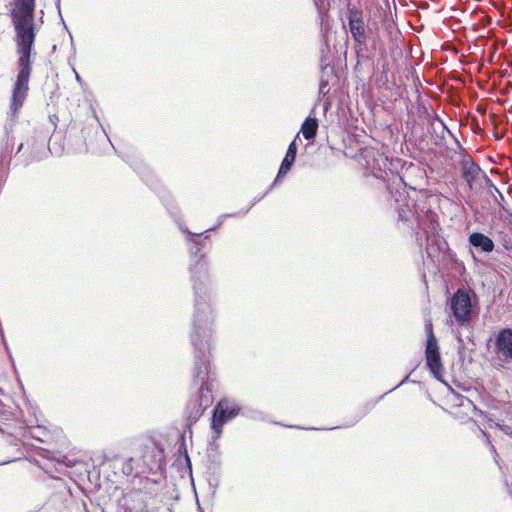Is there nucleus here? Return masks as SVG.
I'll list each match as a JSON object with an SVG mask.
<instances>
[{"instance_id":"9","label":"nucleus","mask_w":512,"mask_h":512,"mask_svg":"<svg viewBox=\"0 0 512 512\" xmlns=\"http://www.w3.org/2000/svg\"><path fill=\"white\" fill-rule=\"evenodd\" d=\"M145 498V493L141 490L124 492L121 489V496L118 497L117 512H147Z\"/></svg>"},{"instance_id":"2","label":"nucleus","mask_w":512,"mask_h":512,"mask_svg":"<svg viewBox=\"0 0 512 512\" xmlns=\"http://www.w3.org/2000/svg\"><path fill=\"white\" fill-rule=\"evenodd\" d=\"M15 7L9 16L14 28L16 44V76L13 80L9 103L8 131L16 122L29 92V81L36 56L35 42L40 26L35 21L36 0H14Z\"/></svg>"},{"instance_id":"14","label":"nucleus","mask_w":512,"mask_h":512,"mask_svg":"<svg viewBox=\"0 0 512 512\" xmlns=\"http://www.w3.org/2000/svg\"><path fill=\"white\" fill-rule=\"evenodd\" d=\"M400 198L395 199V210L398 214V219L403 222H408L414 214V203L407 199V196L400 193Z\"/></svg>"},{"instance_id":"38","label":"nucleus","mask_w":512,"mask_h":512,"mask_svg":"<svg viewBox=\"0 0 512 512\" xmlns=\"http://www.w3.org/2000/svg\"><path fill=\"white\" fill-rule=\"evenodd\" d=\"M223 217H224V215H220V216H219V218H218V225H220V224H221V222H222L221 220H222V218H223Z\"/></svg>"},{"instance_id":"11","label":"nucleus","mask_w":512,"mask_h":512,"mask_svg":"<svg viewBox=\"0 0 512 512\" xmlns=\"http://www.w3.org/2000/svg\"><path fill=\"white\" fill-rule=\"evenodd\" d=\"M494 353L504 363L512 361V328H501L495 335Z\"/></svg>"},{"instance_id":"29","label":"nucleus","mask_w":512,"mask_h":512,"mask_svg":"<svg viewBox=\"0 0 512 512\" xmlns=\"http://www.w3.org/2000/svg\"><path fill=\"white\" fill-rule=\"evenodd\" d=\"M268 191L265 192V194L263 196H261L260 198H255L251 203L250 205L241 212V215H245L249 210L250 208L257 202L259 201L260 199H262L266 194H267Z\"/></svg>"},{"instance_id":"3","label":"nucleus","mask_w":512,"mask_h":512,"mask_svg":"<svg viewBox=\"0 0 512 512\" xmlns=\"http://www.w3.org/2000/svg\"><path fill=\"white\" fill-rule=\"evenodd\" d=\"M161 200L187 242L190 253L189 271L194 293V309L199 310L203 307H209L207 301L210 300L211 279L206 261V250L209 248V235L207 233L214 230L215 227L207 228L201 232H192L183 222L176 201L171 196L162 197Z\"/></svg>"},{"instance_id":"15","label":"nucleus","mask_w":512,"mask_h":512,"mask_svg":"<svg viewBox=\"0 0 512 512\" xmlns=\"http://www.w3.org/2000/svg\"><path fill=\"white\" fill-rule=\"evenodd\" d=\"M468 242L472 247L484 253H490L495 248L493 240L481 232L471 233Z\"/></svg>"},{"instance_id":"26","label":"nucleus","mask_w":512,"mask_h":512,"mask_svg":"<svg viewBox=\"0 0 512 512\" xmlns=\"http://www.w3.org/2000/svg\"><path fill=\"white\" fill-rule=\"evenodd\" d=\"M485 178H486V181L490 184V186L494 189V191L498 194V196H495V201L502 207V202L504 201V196L503 194L500 192V190L492 183V181L490 180V178L488 176L485 175Z\"/></svg>"},{"instance_id":"28","label":"nucleus","mask_w":512,"mask_h":512,"mask_svg":"<svg viewBox=\"0 0 512 512\" xmlns=\"http://www.w3.org/2000/svg\"><path fill=\"white\" fill-rule=\"evenodd\" d=\"M55 6H56V9H57V11H58V15H59V17H60V21H61V23L63 24L64 28H65L66 30H68L67 25H66V23H65V21H64V19H63V17H62V14H61L60 0H55Z\"/></svg>"},{"instance_id":"16","label":"nucleus","mask_w":512,"mask_h":512,"mask_svg":"<svg viewBox=\"0 0 512 512\" xmlns=\"http://www.w3.org/2000/svg\"><path fill=\"white\" fill-rule=\"evenodd\" d=\"M100 486V470L91 464L85 474L83 485H80L79 487L89 491L91 495L92 493H95V491L100 490Z\"/></svg>"},{"instance_id":"31","label":"nucleus","mask_w":512,"mask_h":512,"mask_svg":"<svg viewBox=\"0 0 512 512\" xmlns=\"http://www.w3.org/2000/svg\"><path fill=\"white\" fill-rule=\"evenodd\" d=\"M9 420L8 414L6 412H2L0 415V423L5 424V421Z\"/></svg>"},{"instance_id":"36","label":"nucleus","mask_w":512,"mask_h":512,"mask_svg":"<svg viewBox=\"0 0 512 512\" xmlns=\"http://www.w3.org/2000/svg\"><path fill=\"white\" fill-rule=\"evenodd\" d=\"M328 85L327 82H324V81H321V84H320V91L322 92L323 89Z\"/></svg>"},{"instance_id":"4","label":"nucleus","mask_w":512,"mask_h":512,"mask_svg":"<svg viewBox=\"0 0 512 512\" xmlns=\"http://www.w3.org/2000/svg\"><path fill=\"white\" fill-rule=\"evenodd\" d=\"M451 313L459 326L456 331V339L459 348H464L463 334L467 332L465 338L473 343L474 332L471 324L472 320L479 314V300L474 291L465 288H459L450 299Z\"/></svg>"},{"instance_id":"7","label":"nucleus","mask_w":512,"mask_h":512,"mask_svg":"<svg viewBox=\"0 0 512 512\" xmlns=\"http://www.w3.org/2000/svg\"><path fill=\"white\" fill-rule=\"evenodd\" d=\"M425 331L427 334L426 340V348H425V358L426 365L433 376L442 381V376L444 372V368L441 361V356L439 352V346L437 339L433 333V326L431 321H428L425 324Z\"/></svg>"},{"instance_id":"13","label":"nucleus","mask_w":512,"mask_h":512,"mask_svg":"<svg viewBox=\"0 0 512 512\" xmlns=\"http://www.w3.org/2000/svg\"><path fill=\"white\" fill-rule=\"evenodd\" d=\"M461 173L464 181L469 185L478 179L482 172L480 166L469 155H464L460 161Z\"/></svg>"},{"instance_id":"5","label":"nucleus","mask_w":512,"mask_h":512,"mask_svg":"<svg viewBox=\"0 0 512 512\" xmlns=\"http://www.w3.org/2000/svg\"><path fill=\"white\" fill-rule=\"evenodd\" d=\"M211 437L207 445V456L210 462H220V445L218 439L221 437L224 428V397L220 398L212 410L210 421Z\"/></svg>"},{"instance_id":"34","label":"nucleus","mask_w":512,"mask_h":512,"mask_svg":"<svg viewBox=\"0 0 512 512\" xmlns=\"http://www.w3.org/2000/svg\"><path fill=\"white\" fill-rule=\"evenodd\" d=\"M74 72H75V79H76V81L81 84L82 83L81 76L75 70H74Z\"/></svg>"},{"instance_id":"37","label":"nucleus","mask_w":512,"mask_h":512,"mask_svg":"<svg viewBox=\"0 0 512 512\" xmlns=\"http://www.w3.org/2000/svg\"><path fill=\"white\" fill-rule=\"evenodd\" d=\"M40 14H41V16H40V18H39V22L42 24V23H43V17H44V11H43V10H41V11H40Z\"/></svg>"},{"instance_id":"10","label":"nucleus","mask_w":512,"mask_h":512,"mask_svg":"<svg viewBox=\"0 0 512 512\" xmlns=\"http://www.w3.org/2000/svg\"><path fill=\"white\" fill-rule=\"evenodd\" d=\"M141 459L144 466L150 471L164 469L166 466V455L163 445L156 441L145 445Z\"/></svg>"},{"instance_id":"32","label":"nucleus","mask_w":512,"mask_h":512,"mask_svg":"<svg viewBox=\"0 0 512 512\" xmlns=\"http://www.w3.org/2000/svg\"><path fill=\"white\" fill-rule=\"evenodd\" d=\"M130 165L137 173H140V166L142 165L141 163L135 162V164L131 163Z\"/></svg>"},{"instance_id":"25","label":"nucleus","mask_w":512,"mask_h":512,"mask_svg":"<svg viewBox=\"0 0 512 512\" xmlns=\"http://www.w3.org/2000/svg\"><path fill=\"white\" fill-rule=\"evenodd\" d=\"M299 138V134L296 135V137L293 139V141L289 144L287 152L285 155L288 157H292L296 159L297 155V139Z\"/></svg>"},{"instance_id":"17","label":"nucleus","mask_w":512,"mask_h":512,"mask_svg":"<svg viewBox=\"0 0 512 512\" xmlns=\"http://www.w3.org/2000/svg\"><path fill=\"white\" fill-rule=\"evenodd\" d=\"M447 246L445 239L439 235L432 234L427 236L426 252L430 258H434L436 254L445 250Z\"/></svg>"},{"instance_id":"33","label":"nucleus","mask_w":512,"mask_h":512,"mask_svg":"<svg viewBox=\"0 0 512 512\" xmlns=\"http://www.w3.org/2000/svg\"><path fill=\"white\" fill-rule=\"evenodd\" d=\"M408 379H409V375H407V376H406V377H405V378H404V379H403V380H402V381H401V382H400L396 387H394L393 389H391V390H390V392H391V391H393V390H395L396 388L400 387V386H401L402 384H404L405 382H407V381H408Z\"/></svg>"},{"instance_id":"23","label":"nucleus","mask_w":512,"mask_h":512,"mask_svg":"<svg viewBox=\"0 0 512 512\" xmlns=\"http://www.w3.org/2000/svg\"><path fill=\"white\" fill-rule=\"evenodd\" d=\"M243 415H245L248 418H251L253 420H259V421H265L266 416L263 412L254 410V409H246L242 412Z\"/></svg>"},{"instance_id":"40","label":"nucleus","mask_w":512,"mask_h":512,"mask_svg":"<svg viewBox=\"0 0 512 512\" xmlns=\"http://www.w3.org/2000/svg\"><path fill=\"white\" fill-rule=\"evenodd\" d=\"M379 157H380V160H382V161L385 160L382 155H379Z\"/></svg>"},{"instance_id":"21","label":"nucleus","mask_w":512,"mask_h":512,"mask_svg":"<svg viewBox=\"0 0 512 512\" xmlns=\"http://www.w3.org/2000/svg\"><path fill=\"white\" fill-rule=\"evenodd\" d=\"M138 461L135 460L134 458H128V459H125L123 462H122V468H121V471L124 475H127V476H130V475H133L135 473V475L141 473L142 471H138L137 470V466H138Z\"/></svg>"},{"instance_id":"12","label":"nucleus","mask_w":512,"mask_h":512,"mask_svg":"<svg viewBox=\"0 0 512 512\" xmlns=\"http://www.w3.org/2000/svg\"><path fill=\"white\" fill-rule=\"evenodd\" d=\"M59 465H63L67 471V475L78 485H83L85 474L90 464L81 460L68 459L63 457L62 461H58Z\"/></svg>"},{"instance_id":"18","label":"nucleus","mask_w":512,"mask_h":512,"mask_svg":"<svg viewBox=\"0 0 512 512\" xmlns=\"http://www.w3.org/2000/svg\"><path fill=\"white\" fill-rule=\"evenodd\" d=\"M432 131L436 134V137L441 141L445 140L446 134L450 135L459 144L458 140L454 137L453 133L448 129L443 120L435 114L430 122Z\"/></svg>"},{"instance_id":"6","label":"nucleus","mask_w":512,"mask_h":512,"mask_svg":"<svg viewBox=\"0 0 512 512\" xmlns=\"http://www.w3.org/2000/svg\"><path fill=\"white\" fill-rule=\"evenodd\" d=\"M121 496L119 486L110 485L105 493L100 490L88 496L89 503L84 502L85 512H117L118 497Z\"/></svg>"},{"instance_id":"20","label":"nucleus","mask_w":512,"mask_h":512,"mask_svg":"<svg viewBox=\"0 0 512 512\" xmlns=\"http://www.w3.org/2000/svg\"><path fill=\"white\" fill-rule=\"evenodd\" d=\"M294 162H295V158L288 157L287 155H285V157L283 158V160L281 162L278 174H277L274 182L272 183V185L269 187V190L274 185H276L281 180V178L284 177L290 171V169L293 166Z\"/></svg>"},{"instance_id":"35","label":"nucleus","mask_w":512,"mask_h":512,"mask_svg":"<svg viewBox=\"0 0 512 512\" xmlns=\"http://www.w3.org/2000/svg\"><path fill=\"white\" fill-rule=\"evenodd\" d=\"M23 147H24V144H23V143H20V144H19V146H18V148H17V151H16L15 156H17V155L22 151Z\"/></svg>"},{"instance_id":"19","label":"nucleus","mask_w":512,"mask_h":512,"mask_svg":"<svg viewBox=\"0 0 512 512\" xmlns=\"http://www.w3.org/2000/svg\"><path fill=\"white\" fill-rule=\"evenodd\" d=\"M318 130V120L315 117L308 116L301 125L300 132L308 141H313Z\"/></svg>"},{"instance_id":"27","label":"nucleus","mask_w":512,"mask_h":512,"mask_svg":"<svg viewBox=\"0 0 512 512\" xmlns=\"http://www.w3.org/2000/svg\"><path fill=\"white\" fill-rule=\"evenodd\" d=\"M367 409H364L360 414H358L353 421L349 422L348 424H346L345 426L346 427H350V426H353L354 424H356L366 413H367Z\"/></svg>"},{"instance_id":"1","label":"nucleus","mask_w":512,"mask_h":512,"mask_svg":"<svg viewBox=\"0 0 512 512\" xmlns=\"http://www.w3.org/2000/svg\"><path fill=\"white\" fill-rule=\"evenodd\" d=\"M213 321L209 307L194 310L190 340L194 351L193 382L191 398L186 404L185 432L192 436V426L200 419L205 410L213 403L210 376V340ZM184 435L179 437L177 462H185L184 473L192 475V462L188 455Z\"/></svg>"},{"instance_id":"24","label":"nucleus","mask_w":512,"mask_h":512,"mask_svg":"<svg viewBox=\"0 0 512 512\" xmlns=\"http://www.w3.org/2000/svg\"><path fill=\"white\" fill-rule=\"evenodd\" d=\"M362 155L364 157V159L366 160V163L367 165L371 168V169H374L375 168V165L374 164H370V159H373L374 161L376 160L375 156H376V152L373 150V149H364L363 152H362Z\"/></svg>"},{"instance_id":"8","label":"nucleus","mask_w":512,"mask_h":512,"mask_svg":"<svg viewBox=\"0 0 512 512\" xmlns=\"http://www.w3.org/2000/svg\"><path fill=\"white\" fill-rule=\"evenodd\" d=\"M347 22L349 32L355 42V47L358 50H362L368 47V34L370 29L368 28L362 10L357 7H349L347 10Z\"/></svg>"},{"instance_id":"30","label":"nucleus","mask_w":512,"mask_h":512,"mask_svg":"<svg viewBox=\"0 0 512 512\" xmlns=\"http://www.w3.org/2000/svg\"><path fill=\"white\" fill-rule=\"evenodd\" d=\"M49 120H50L51 124L54 126V129H56V127H57V122H58V120H59V119H58V117H57V115H55V114H54V115H50V116H49Z\"/></svg>"},{"instance_id":"39","label":"nucleus","mask_w":512,"mask_h":512,"mask_svg":"<svg viewBox=\"0 0 512 512\" xmlns=\"http://www.w3.org/2000/svg\"><path fill=\"white\" fill-rule=\"evenodd\" d=\"M234 216V214H225V217Z\"/></svg>"},{"instance_id":"22","label":"nucleus","mask_w":512,"mask_h":512,"mask_svg":"<svg viewBox=\"0 0 512 512\" xmlns=\"http://www.w3.org/2000/svg\"><path fill=\"white\" fill-rule=\"evenodd\" d=\"M240 410L241 408L237 404H231L226 399V422L236 417L239 414Z\"/></svg>"}]
</instances>
